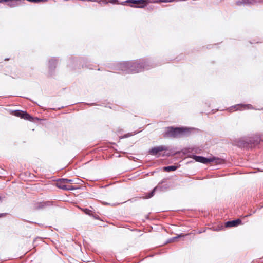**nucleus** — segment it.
Wrapping results in <instances>:
<instances>
[{
    "label": "nucleus",
    "instance_id": "obj_1",
    "mask_svg": "<svg viewBox=\"0 0 263 263\" xmlns=\"http://www.w3.org/2000/svg\"><path fill=\"white\" fill-rule=\"evenodd\" d=\"M121 69L127 73H137L141 71L142 65L137 62H124L121 64Z\"/></svg>",
    "mask_w": 263,
    "mask_h": 263
},
{
    "label": "nucleus",
    "instance_id": "obj_2",
    "mask_svg": "<svg viewBox=\"0 0 263 263\" xmlns=\"http://www.w3.org/2000/svg\"><path fill=\"white\" fill-rule=\"evenodd\" d=\"M186 128H173L170 127L166 128L164 134L165 137H175L182 136L185 134Z\"/></svg>",
    "mask_w": 263,
    "mask_h": 263
},
{
    "label": "nucleus",
    "instance_id": "obj_3",
    "mask_svg": "<svg viewBox=\"0 0 263 263\" xmlns=\"http://www.w3.org/2000/svg\"><path fill=\"white\" fill-rule=\"evenodd\" d=\"M193 159L197 162H199L203 164H208L211 162H215V163H220L221 160L214 157L205 158L200 156H194Z\"/></svg>",
    "mask_w": 263,
    "mask_h": 263
},
{
    "label": "nucleus",
    "instance_id": "obj_4",
    "mask_svg": "<svg viewBox=\"0 0 263 263\" xmlns=\"http://www.w3.org/2000/svg\"><path fill=\"white\" fill-rule=\"evenodd\" d=\"M13 115L17 117H20L22 118H24L25 119L28 120H31L32 117L26 112H24L23 111L21 110H16L14 111Z\"/></svg>",
    "mask_w": 263,
    "mask_h": 263
},
{
    "label": "nucleus",
    "instance_id": "obj_5",
    "mask_svg": "<svg viewBox=\"0 0 263 263\" xmlns=\"http://www.w3.org/2000/svg\"><path fill=\"white\" fill-rule=\"evenodd\" d=\"M57 186L58 187L64 190H73L75 189V188L73 187L72 186L68 187L66 186V183L62 181V179L58 181L57 183Z\"/></svg>",
    "mask_w": 263,
    "mask_h": 263
},
{
    "label": "nucleus",
    "instance_id": "obj_6",
    "mask_svg": "<svg viewBox=\"0 0 263 263\" xmlns=\"http://www.w3.org/2000/svg\"><path fill=\"white\" fill-rule=\"evenodd\" d=\"M166 148L163 146H159L153 148L149 151V153L153 155H157L159 153L165 150Z\"/></svg>",
    "mask_w": 263,
    "mask_h": 263
},
{
    "label": "nucleus",
    "instance_id": "obj_7",
    "mask_svg": "<svg viewBox=\"0 0 263 263\" xmlns=\"http://www.w3.org/2000/svg\"><path fill=\"white\" fill-rule=\"evenodd\" d=\"M235 110H242V109H252V106L251 105H242V104H238L232 107Z\"/></svg>",
    "mask_w": 263,
    "mask_h": 263
},
{
    "label": "nucleus",
    "instance_id": "obj_8",
    "mask_svg": "<svg viewBox=\"0 0 263 263\" xmlns=\"http://www.w3.org/2000/svg\"><path fill=\"white\" fill-rule=\"evenodd\" d=\"M241 223V221L239 219L233 220L231 221H228L226 223V226L228 227H232L238 226Z\"/></svg>",
    "mask_w": 263,
    "mask_h": 263
},
{
    "label": "nucleus",
    "instance_id": "obj_9",
    "mask_svg": "<svg viewBox=\"0 0 263 263\" xmlns=\"http://www.w3.org/2000/svg\"><path fill=\"white\" fill-rule=\"evenodd\" d=\"M127 3H131L138 5H142V6H139V7H142L145 5L144 0H128L126 1Z\"/></svg>",
    "mask_w": 263,
    "mask_h": 263
},
{
    "label": "nucleus",
    "instance_id": "obj_10",
    "mask_svg": "<svg viewBox=\"0 0 263 263\" xmlns=\"http://www.w3.org/2000/svg\"><path fill=\"white\" fill-rule=\"evenodd\" d=\"M7 5L11 7H14L18 5V3L15 0H10L8 2Z\"/></svg>",
    "mask_w": 263,
    "mask_h": 263
},
{
    "label": "nucleus",
    "instance_id": "obj_11",
    "mask_svg": "<svg viewBox=\"0 0 263 263\" xmlns=\"http://www.w3.org/2000/svg\"><path fill=\"white\" fill-rule=\"evenodd\" d=\"M177 169L175 166H168L164 167V170L167 172L174 171Z\"/></svg>",
    "mask_w": 263,
    "mask_h": 263
},
{
    "label": "nucleus",
    "instance_id": "obj_12",
    "mask_svg": "<svg viewBox=\"0 0 263 263\" xmlns=\"http://www.w3.org/2000/svg\"><path fill=\"white\" fill-rule=\"evenodd\" d=\"M183 236H184V235H182V234L179 235H178V236H176V237H173V238H171V239L168 241V242H171L175 241H176V240H177V239L178 238H180V237H183Z\"/></svg>",
    "mask_w": 263,
    "mask_h": 263
},
{
    "label": "nucleus",
    "instance_id": "obj_13",
    "mask_svg": "<svg viewBox=\"0 0 263 263\" xmlns=\"http://www.w3.org/2000/svg\"><path fill=\"white\" fill-rule=\"evenodd\" d=\"M56 64V61L54 59H52L49 61V66L51 68H54Z\"/></svg>",
    "mask_w": 263,
    "mask_h": 263
},
{
    "label": "nucleus",
    "instance_id": "obj_14",
    "mask_svg": "<svg viewBox=\"0 0 263 263\" xmlns=\"http://www.w3.org/2000/svg\"><path fill=\"white\" fill-rule=\"evenodd\" d=\"M62 181L63 182L67 184V183H72L73 182V180L71 179H62Z\"/></svg>",
    "mask_w": 263,
    "mask_h": 263
},
{
    "label": "nucleus",
    "instance_id": "obj_15",
    "mask_svg": "<svg viewBox=\"0 0 263 263\" xmlns=\"http://www.w3.org/2000/svg\"><path fill=\"white\" fill-rule=\"evenodd\" d=\"M156 189H157L156 187L154 188L153 191L150 194H149L148 196H147L146 197V198H149L152 197L153 196L154 193L155 192V191H156Z\"/></svg>",
    "mask_w": 263,
    "mask_h": 263
},
{
    "label": "nucleus",
    "instance_id": "obj_16",
    "mask_svg": "<svg viewBox=\"0 0 263 263\" xmlns=\"http://www.w3.org/2000/svg\"><path fill=\"white\" fill-rule=\"evenodd\" d=\"M173 0H162V2L166 3V2H172Z\"/></svg>",
    "mask_w": 263,
    "mask_h": 263
},
{
    "label": "nucleus",
    "instance_id": "obj_17",
    "mask_svg": "<svg viewBox=\"0 0 263 263\" xmlns=\"http://www.w3.org/2000/svg\"><path fill=\"white\" fill-rule=\"evenodd\" d=\"M10 0H0V3H3V2H7L9 1Z\"/></svg>",
    "mask_w": 263,
    "mask_h": 263
},
{
    "label": "nucleus",
    "instance_id": "obj_18",
    "mask_svg": "<svg viewBox=\"0 0 263 263\" xmlns=\"http://www.w3.org/2000/svg\"><path fill=\"white\" fill-rule=\"evenodd\" d=\"M162 0H156V1H154V2H155V3H160V2H162Z\"/></svg>",
    "mask_w": 263,
    "mask_h": 263
},
{
    "label": "nucleus",
    "instance_id": "obj_19",
    "mask_svg": "<svg viewBox=\"0 0 263 263\" xmlns=\"http://www.w3.org/2000/svg\"><path fill=\"white\" fill-rule=\"evenodd\" d=\"M229 110H230V111H232L233 110V109H232V108H229Z\"/></svg>",
    "mask_w": 263,
    "mask_h": 263
},
{
    "label": "nucleus",
    "instance_id": "obj_20",
    "mask_svg": "<svg viewBox=\"0 0 263 263\" xmlns=\"http://www.w3.org/2000/svg\"><path fill=\"white\" fill-rule=\"evenodd\" d=\"M3 215H4L3 214H0V217L3 216Z\"/></svg>",
    "mask_w": 263,
    "mask_h": 263
}]
</instances>
